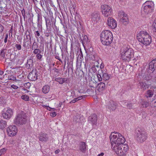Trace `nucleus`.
Masks as SVG:
<instances>
[{"label": "nucleus", "mask_w": 156, "mask_h": 156, "mask_svg": "<svg viewBox=\"0 0 156 156\" xmlns=\"http://www.w3.org/2000/svg\"><path fill=\"white\" fill-rule=\"evenodd\" d=\"M149 64V69L152 72L156 70V58L151 61Z\"/></svg>", "instance_id": "18"}, {"label": "nucleus", "mask_w": 156, "mask_h": 156, "mask_svg": "<svg viewBox=\"0 0 156 156\" xmlns=\"http://www.w3.org/2000/svg\"><path fill=\"white\" fill-rule=\"evenodd\" d=\"M110 77V76L106 73H104L103 74L102 79L105 81L109 80Z\"/></svg>", "instance_id": "31"}, {"label": "nucleus", "mask_w": 156, "mask_h": 156, "mask_svg": "<svg viewBox=\"0 0 156 156\" xmlns=\"http://www.w3.org/2000/svg\"><path fill=\"white\" fill-rule=\"evenodd\" d=\"M45 20L47 27V30L46 32H47V33H49L51 32L50 28L52 22L51 20L49 18H45Z\"/></svg>", "instance_id": "17"}, {"label": "nucleus", "mask_w": 156, "mask_h": 156, "mask_svg": "<svg viewBox=\"0 0 156 156\" xmlns=\"http://www.w3.org/2000/svg\"><path fill=\"white\" fill-rule=\"evenodd\" d=\"M34 34L36 36V37L37 38V36L39 37L40 35V34L39 33V32L38 31H35V32L34 33Z\"/></svg>", "instance_id": "46"}, {"label": "nucleus", "mask_w": 156, "mask_h": 156, "mask_svg": "<svg viewBox=\"0 0 156 156\" xmlns=\"http://www.w3.org/2000/svg\"><path fill=\"white\" fill-rule=\"evenodd\" d=\"M11 87L12 88L15 89H16L18 88V86L13 84L12 85Z\"/></svg>", "instance_id": "51"}, {"label": "nucleus", "mask_w": 156, "mask_h": 156, "mask_svg": "<svg viewBox=\"0 0 156 156\" xmlns=\"http://www.w3.org/2000/svg\"><path fill=\"white\" fill-rule=\"evenodd\" d=\"M15 46L18 50H20L21 49L22 46L20 44H16L15 45Z\"/></svg>", "instance_id": "42"}, {"label": "nucleus", "mask_w": 156, "mask_h": 156, "mask_svg": "<svg viewBox=\"0 0 156 156\" xmlns=\"http://www.w3.org/2000/svg\"><path fill=\"white\" fill-rule=\"evenodd\" d=\"M26 37L27 39H28V38H29L30 40H31V38L30 37V33L29 32L27 31L26 33Z\"/></svg>", "instance_id": "41"}, {"label": "nucleus", "mask_w": 156, "mask_h": 156, "mask_svg": "<svg viewBox=\"0 0 156 156\" xmlns=\"http://www.w3.org/2000/svg\"><path fill=\"white\" fill-rule=\"evenodd\" d=\"M5 49H2V50L0 55L3 58H4L5 57Z\"/></svg>", "instance_id": "37"}, {"label": "nucleus", "mask_w": 156, "mask_h": 156, "mask_svg": "<svg viewBox=\"0 0 156 156\" xmlns=\"http://www.w3.org/2000/svg\"><path fill=\"white\" fill-rule=\"evenodd\" d=\"M104 153L103 152L101 153L100 154H99L97 156H103L104 155Z\"/></svg>", "instance_id": "59"}, {"label": "nucleus", "mask_w": 156, "mask_h": 156, "mask_svg": "<svg viewBox=\"0 0 156 156\" xmlns=\"http://www.w3.org/2000/svg\"><path fill=\"white\" fill-rule=\"evenodd\" d=\"M86 148V145L85 142H81L80 144V150L83 152H85Z\"/></svg>", "instance_id": "23"}, {"label": "nucleus", "mask_w": 156, "mask_h": 156, "mask_svg": "<svg viewBox=\"0 0 156 156\" xmlns=\"http://www.w3.org/2000/svg\"><path fill=\"white\" fill-rule=\"evenodd\" d=\"M26 122L27 116L25 113L22 111L16 116L14 120V124L18 125L25 124Z\"/></svg>", "instance_id": "7"}, {"label": "nucleus", "mask_w": 156, "mask_h": 156, "mask_svg": "<svg viewBox=\"0 0 156 156\" xmlns=\"http://www.w3.org/2000/svg\"><path fill=\"white\" fill-rule=\"evenodd\" d=\"M55 58L58 59L59 61L62 62L61 59L60 58L59 56H55Z\"/></svg>", "instance_id": "56"}, {"label": "nucleus", "mask_w": 156, "mask_h": 156, "mask_svg": "<svg viewBox=\"0 0 156 156\" xmlns=\"http://www.w3.org/2000/svg\"><path fill=\"white\" fill-rule=\"evenodd\" d=\"M137 40L146 46L149 45L151 42V38L146 31H140L137 35Z\"/></svg>", "instance_id": "2"}, {"label": "nucleus", "mask_w": 156, "mask_h": 156, "mask_svg": "<svg viewBox=\"0 0 156 156\" xmlns=\"http://www.w3.org/2000/svg\"><path fill=\"white\" fill-rule=\"evenodd\" d=\"M139 86L141 88L143 89L144 90H146L147 87V84L143 82H140Z\"/></svg>", "instance_id": "32"}, {"label": "nucleus", "mask_w": 156, "mask_h": 156, "mask_svg": "<svg viewBox=\"0 0 156 156\" xmlns=\"http://www.w3.org/2000/svg\"><path fill=\"white\" fill-rule=\"evenodd\" d=\"M123 103L126 106L129 108H132L133 105L132 103H127L126 101H122Z\"/></svg>", "instance_id": "35"}, {"label": "nucleus", "mask_w": 156, "mask_h": 156, "mask_svg": "<svg viewBox=\"0 0 156 156\" xmlns=\"http://www.w3.org/2000/svg\"><path fill=\"white\" fill-rule=\"evenodd\" d=\"M80 117L79 114H77L73 118V121L76 123L80 122Z\"/></svg>", "instance_id": "29"}, {"label": "nucleus", "mask_w": 156, "mask_h": 156, "mask_svg": "<svg viewBox=\"0 0 156 156\" xmlns=\"http://www.w3.org/2000/svg\"><path fill=\"white\" fill-rule=\"evenodd\" d=\"M102 14L105 17H108L112 14V9L108 5L105 4L101 7Z\"/></svg>", "instance_id": "8"}, {"label": "nucleus", "mask_w": 156, "mask_h": 156, "mask_svg": "<svg viewBox=\"0 0 156 156\" xmlns=\"http://www.w3.org/2000/svg\"><path fill=\"white\" fill-rule=\"evenodd\" d=\"M59 149H58L55 151V154H57L59 152Z\"/></svg>", "instance_id": "58"}, {"label": "nucleus", "mask_w": 156, "mask_h": 156, "mask_svg": "<svg viewBox=\"0 0 156 156\" xmlns=\"http://www.w3.org/2000/svg\"><path fill=\"white\" fill-rule=\"evenodd\" d=\"M154 3L152 1H147L145 3H144L143 5H145L147 6H152V7H154Z\"/></svg>", "instance_id": "30"}, {"label": "nucleus", "mask_w": 156, "mask_h": 156, "mask_svg": "<svg viewBox=\"0 0 156 156\" xmlns=\"http://www.w3.org/2000/svg\"><path fill=\"white\" fill-rule=\"evenodd\" d=\"M107 24L108 26L112 29L115 28L117 26L116 21L112 17L108 18L107 20Z\"/></svg>", "instance_id": "10"}, {"label": "nucleus", "mask_w": 156, "mask_h": 156, "mask_svg": "<svg viewBox=\"0 0 156 156\" xmlns=\"http://www.w3.org/2000/svg\"><path fill=\"white\" fill-rule=\"evenodd\" d=\"M53 70H54V72H55L56 73H58V69L56 68H54Z\"/></svg>", "instance_id": "53"}, {"label": "nucleus", "mask_w": 156, "mask_h": 156, "mask_svg": "<svg viewBox=\"0 0 156 156\" xmlns=\"http://www.w3.org/2000/svg\"><path fill=\"white\" fill-rule=\"evenodd\" d=\"M76 102V100H75V99H74L73 100H72L71 101H70L69 103L70 104Z\"/></svg>", "instance_id": "57"}, {"label": "nucleus", "mask_w": 156, "mask_h": 156, "mask_svg": "<svg viewBox=\"0 0 156 156\" xmlns=\"http://www.w3.org/2000/svg\"><path fill=\"white\" fill-rule=\"evenodd\" d=\"M10 33H11V36L12 35V27L10 31Z\"/></svg>", "instance_id": "61"}, {"label": "nucleus", "mask_w": 156, "mask_h": 156, "mask_svg": "<svg viewBox=\"0 0 156 156\" xmlns=\"http://www.w3.org/2000/svg\"><path fill=\"white\" fill-rule=\"evenodd\" d=\"M34 54H38L41 53V51L39 49L36 48L34 49Z\"/></svg>", "instance_id": "39"}, {"label": "nucleus", "mask_w": 156, "mask_h": 156, "mask_svg": "<svg viewBox=\"0 0 156 156\" xmlns=\"http://www.w3.org/2000/svg\"><path fill=\"white\" fill-rule=\"evenodd\" d=\"M108 83L105 81V82H101L98 84L97 85V90L99 92H101L105 89L106 85Z\"/></svg>", "instance_id": "16"}, {"label": "nucleus", "mask_w": 156, "mask_h": 156, "mask_svg": "<svg viewBox=\"0 0 156 156\" xmlns=\"http://www.w3.org/2000/svg\"><path fill=\"white\" fill-rule=\"evenodd\" d=\"M8 80H15L16 82L17 81H20V80H16V77L13 76L9 75L8 77Z\"/></svg>", "instance_id": "33"}, {"label": "nucleus", "mask_w": 156, "mask_h": 156, "mask_svg": "<svg viewBox=\"0 0 156 156\" xmlns=\"http://www.w3.org/2000/svg\"><path fill=\"white\" fill-rule=\"evenodd\" d=\"M5 148H4L2 149H1L0 151V152H1L0 153H1V154H4L5 152Z\"/></svg>", "instance_id": "49"}, {"label": "nucleus", "mask_w": 156, "mask_h": 156, "mask_svg": "<svg viewBox=\"0 0 156 156\" xmlns=\"http://www.w3.org/2000/svg\"><path fill=\"white\" fill-rule=\"evenodd\" d=\"M8 34H7L5 35V39H4V42L5 43H6L7 42V39L8 38Z\"/></svg>", "instance_id": "50"}, {"label": "nucleus", "mask_w": 156, "mask_h": 156, "mask_svg": "<svg viewBox=\"0 0 156 156\" xmlns=\"http://www.w3.org/2000/svg\"><path fill=\"white\" fill-rule=\"evenodd\" d=\"M144 11L146 14H148L149 13L151 12L154 10V7H152V6H147L143 5Z\"/></svg>", "instance_id": "19"}, {"label": "nucleus", "mask_w": 156, "mask_h": 156, "mask_svg": "<svg viewBox=\"0 0 156 156\" xmlns=\"http://www.w3.org/2000/svg\"><path fill=\"white\" fill-rule=\"evenodd\" d=\"M109 138L112 148L124 144L125 141V139L123 136L117 132L112 133Z\"/></svg>", "instance_id": "1"}, {"label": "nucleus", "mask_w": 156, "mask_h": 156, "mask_svg": "<svg viewBox=\"0 0 156 156\" xmlns=\"http://www.w3.org/2000/svg\"><path fill=\"white\" fill-rule=\"evenodd\" d=\"M50 87L48 85H45L42 88V92L43 93L46 94L48 93L49 91Z\"/></svg>", "instance_id": "24"}, {"label": "nucleus", "mask_w": 156, "mask_h": 156, "mask_svg": "<svg viewBox=\"0 0 156 156\" xmlns=\"http://www.w3.org/2000/svg\"><path fill=\"white\" fill-rule=\"evenodd\" d=\"M36 57L39 60H40L42 57V56L40 54H38L36 55Z\"/></svg>", "instance_id": "45"}, {"label": "nucleus", "mask_w": 156, "mask_h": 156, "mask_svg": "<svg viewBox=\"0 0 156 156\" xmlns=\"http://www.w3.org/2000/svg\"><path fill=\"white\" fill-rule=\"evenodd\" d=\"M21 12L22 14V15L23 17V19L24 20L25 19V17H26V12L25 11L24 9V8H23V9L21 10Z\"/></svg>", "instance_id": "40"}, {"label": "nucleus", "mask_w": 156, "mask_h": 156, "mask_svg": "<svg viewBox=\"0 0 156 156\" xmlns=\"http://www.w3.org/2000/svg\"><path fill=\"white\" fill-rule=\"evenodd\" d=\"M50 115L53 117H55L56 115V113L55 112H53L50 113Z\"/></svg>", "instance_id": "47"}, {"label": "nucleus", "mask_w": 156, "mask_h": 156, "mask_svg": "<svg viewBox=\"0 0 156 156\" xmlns=\"http://www.w3.org/2000/svg\"><path fill=\"white\" fill-rule=\"evenodd\" d=\"M135 134L137 141L140 143L144 142L147 138V133L143 129L140 128L136 130Z\"/></svg>", "instance_id": "6"}, {"label": "nucleus", "mask_w": 156, "mask_h": 156, "mask_svg": "<svg viewBox=\"0 0 156 156\" xmlns=\"http://www.w3.org/2000/svg\"><path fill=\"white\" fill-rule=\"evenodd\" d=\"M134 53L132 48L125 47L121 53V57L123 60L129 62L133 56Z\"/></svg>", "instance_id": "5"}, {"label": "nucleus", "mask_w": 156, "mask_h": 156, "mask_svg": "<svg viewBox=\"0 0 156 156\" xmlns=\"http://www.w3.org/2000/svg\"><path fill=\"white\" fill-rule=\"evenodd\" d=\"M38 71L36 69L33 70L28 76V79L31 81H35L37 79Z\"/></svg>", "instance_id": "11"}, {"label": "nucleus", "mask_w": 156, "mask_h": 156, "mask_svg": "<svg viewBox=\"0 0 156 156\" xmlns=\"http://www.w3.org/2000/svg\"><path fill=\"white\" fill-rule=\"evenodd\" d=\"M91 19L92 21L95 23L97 22L100 19V16L99 12H94L91 15Z\"/></svg>", "instance_id": "15"}, {"label": "nucleus", "mask_w": 156, "mask_h": 156, "mask_svg": "<svg viewBox=\"0 0 156 156\" xmlns=\"http://www.w3.org/2000/svg\"><path fill=\"white\" fill-rule=\"evenodd\" d=\"M40 13L38 14L37 17V21L38 22V25H40V23H39V21L40 20Z\"/></svg>", "instance_id": "52"}, {"label": "nucleus", "mask_w": 156, "mask_h": 156, "mask_svg": "<svg viewBox=\"0 0 156 156\" xmlns=\"http://www.w3.org/2000/svg\"><path fill=\"white\" fill-rule=\"evenodd\" d=\"M7 131L9 136H14L17 133L16 127L14 125H10L7 129Z\"/></svg>", "instance_id": "9"}, {"label": "nucleus", "mask_w": 156, "mask_h": 156, "mask_svg": "<svg viewBox=\"0 0 156 156\" xmlns=\"http://www.w3.org/2000/svg\"><path fill=\"white\" fill-rule=\"evenodd\" d=\"M6 126V122L2 120H0V129H3Z\"/></svg>", "instance_id": "27"}, {"label": "nucleus", "mask_w": 156, "mask_h": 156, "mask_svg": "<svg viewBox=\"0 0 156 156\" xmlns=\"http://www.w3.org/2000/svg\"><path fill=\"white\" fill-rule=\"evenodd\" d=\"M86 96H85V95H83V96H81L80 97H78V99H79V100H81L82 99L85 98Z\"/></svg>", "instance_id": "54"}, {"label": "nucleus", "mask_w": 156, "mask_h": 156, "mask_svg": "<svg viewBox=\"0 0 156 156\" xmlns=\"http://www.w3.org/2000/svg\"><path fill=\"white\" fill-rule=\"evenodd\" d=\"M22 99L25 101H28L29 99V96L26 95H23L21 96Z\"/></svg>", "instance_id": "38"}, {"label": "nucleus", "mask_w": 156, "mask_h": 156, "mask_svg": "<svg viewBox=\"0 0 156 156\" xmlns=\"http://www.w3.org/2000/svg\"><path fill=\"white\" fill-rule=\"evenodd\" d=\"M55 80L58 82L60 84H62L65 83L67 80L65 78H55Z\"/></svg>", "instance_id": "25"}, {"label": "nucleus", "mask_w": 156, "mask_h": 156, "mask_svg": "<svg viewBox=\"0 0 156 156\" xmlns=\"http://www.w3.org/2000/svg\"><path fill=\"white\" fill-rule=\"evenodd\" d=\"M74 99H75V100H76V101H78L79 100L78 99V98H74Z\"/></svg>", "instance_id": "64"}, {"label": "nucleus", "mask_w": 156, "mask_h": 156, "mask_svg": "<svg viewBox=\"0 0 156 156\" xmlns=\"http://www.w3.org/2000/svg\"><path fill=\"white\" fill-rule=\"evenodd\" d=\"M39 139L40 141H47L48 139L47 135L44 133L41 134L39 137Z\"/></svg>", "instance_id": "21"}, {"label": "nucleus", "mask_w": 156, "mask_h": 156, "mask_svg": "<svg viewBox=\"0 0 156 156\" xmlns=\"http://www.w3.org/2000/svg\"><path fill=\"white\" fill-rule=\"evenodd\" d=\"M4 27L1 24H0V33H2Z\"/></svg>", "instance_id": "48"}, {"label": "nucleus", "mask_w": 156, "mask_h": 156, "mask_svg": "<svg viewBox=\"0 0 156 156\" xmlns=\"http://www.w3.org/2000/svg\"><path fill=\"white\" fill-rule=\"evenodd\" d=\"M141 103L143 107L146 108L149 105V104L148 102L144 101H142Z\"/></svg>", "instance_id": "34"}, {"label": "nucleus", "mask_w": 156, "mask_h": 156, "mask_svg": "<svg viewBox=\"0 0 156 156\" xmlns=\"http://www.w3.org/2000/svg\"><path fill=\"white\" fill-rule=\"evenodd\" d=\"M97 77L98 78V80H99V81H101L102 80V78L101 77V75L99 74H98L97 75Z\"/></svg>", "instance_id": "44"}, {"label": "nucleus", "mask_w": 156, "mask_h": 156, "mask_svg": "<svg viewBox=\"0 0 156 156\" xmlns=\"http://www.w3.org/2000/svg\"><path fill=\"white\" fill-rule=\"evenodd\" d=\"M97 116L96 115L94 114L89 117L88 121L91 122L92 125H96L97 124Z\"/></svg>", "instance_id": "14"}, {"label": "nucleus", "mask_w": 156, "mask_h": 156, "mask_svg": "<svg viewBox=\"0 0 156 156\" xmlns=\"http://www.w3.org/2000/svg\"><path fill=\"white\" fill-rule=\"evenodd\" d=\"M3 73V72L0 70V75H2Z\"/></svg>", "instance_id": "63"}, {"label": "nucleus", "mask_w": 156, "mask_h": 156, "mask_svg": "<svg viewBox=\"0 0 156 156\" xmlns=\"http://www.w3.org/2000/svg\"><path fill=\"white\" fill-rule=\"evenodd\" d=\"M154 92L151 90H148L147 91L145 94V96L147 98H151L152 97L153 95Z\"/></svg>", "instance_id": "26"}, {"label": "nucleus", "mask_w": 156, "mask_h": 156, "mask_svg": "<svg viewBox=\"0 0 156 156\" xmlns=\"http://www.w3.org/2000/svg\"><path fill=\"white\" fill-rule=\"evenodd\" d=\"M113 39L112 32L108 30L103 31L101 34V40L103 44L108 45L112 42Z\"/></svg>", "instance_id": "3"}, {"label": "nucleus", "mask_w": 156, "mask_h": 156, "mask_svg": "<svg viewBox=\"0 0 156 156\" xmlns=\"http://www.w3.org/2000/svg\"><path fill=\"white\" fill-rule=\"evenodd\" d=\"M55 109L54 108H50V107H48L47 108V109L50 111H52V110Z\"/></svg>", "instance_id": "60"}, {"label": "nucleus", "mask_w": 156, "mask_h": 156, "mask_svg": "<svg viewBox=\"0 0 156 156\" xmlns=\"http://www.w3.org/2000/svg\"><path fill=\"white\" fill-rule=\"evenodd\" d=\"M34 65L33 60L30 58L27 60L26 64V67L28 69H30Z\"/></svg>", "instance_id": "22"}, {"label": "nucleus", "mask_w": 156, "mask_h": 156, "mask_svg": "<svg viewBox=\"0 0 156 156\" xmlns=\"http://www.w3.org/2000/svg\"><path fill=\"white\" fill-rule=\"evenodd\" d=\"M2 115L4 119H9L13 115V111L11 109L9 108Z\"/></svg>", "instance_id": "13"}, {"label": "nucleus", "mask_w": 156, "mask_h": 156, "mask_svg": "<svg viewBox=\"0 0 156 156\" xmlns=\"http://www.w3.org/2000/svg\"><path fill=\"white\" fill-rule=\"evenodd\" d=\"M119 16L120 18V22L125 24L128 23V19L127 15L125 14L124 12H120L119 13Z\"/></svg>", "instance_id": "12"}, {"label": "nucleus", "mask_w": 156, "mask_h": 156, "mask_svg": "<svg viewBox=\"0 0 156 156\" xmlns=\"http://www.w3.org/2000/svg\"><path fill=\"white\" fill-rule=\"evenodd\" d=\"M83 44H87L88 41V38L87 36L84 35L83 37V38L81 39Z\"/></svg>", "instance_id": "28"}, {"label": "nucleus", "mask_w": 156, "mask_h": 156, "mask_svg": "<svg viewBox=\"0 0 156 156\" xmlns=\"http://www.w3.org/2000/svg\"><path fill=\"white\" fill-rule=\"evenodd\" d=\"M26 42H25V41H24L23 42V46L25 47H26Z\"/></svg>", "instance_id": "62"}, {"label": "nucleus", "mask_w": 156, "mask_h": 156, "mask_svg": "<svg viewBox=\"0 0 156 156\" xmlns=\"http://www.w3.org/2000/svg\"><path fill=\"white\" fill-rule=\"evenodd\" d=\"M112 149L119 156H125L129 151V147L127 144H125L113 147Z\"/></svg>", "instance_id": "4"}, {"label": "nucleus", "mask_w": 156, "mask_h": 156, "mask_svg": "<svg viewBox=\"0 0 156 156\" xmlns=\"http://www.w3.org/2000/svg\"><path fill=\"white\" fill-rule=\"evenodd\" d=\"M92 69V70L94 72H95L96 71V68L95 67H94V66H93L92 67V68H91Z\"/></svg>", "instance_id": "55"}, {"label": "nucleus", "mask_w": 156, "mask_h": 156, "mask_svg": "<svg viewBox=\"0 0 156 156\" xmlns=\"http://www.w3.org/2000/svg\"><path fill=\"white\" fill-rule=\"evenodd\" d=\"M117 107L116 104L113 101L109 102L108 104V108L111 111L115 110Z\"/></svg>", "instance_id": "20"}, {"label": "nucleus", "mask_w": 156, "mask_h": 156, "mask_svg": "<svg viewBox=\"0 0 156 156\" xmlns=\"http://www.w3.org/2000/svg\"><path fill=\"white\" fill-rule=\"evenodd\" d=\"M24 77V75L22 74L18 75L17 76L18 78L19 79L18 80H20V81Z\"/></svg>", "instance_id": "43"}, {"label": "nucleus", "mask_w": 156, "mask_h": 156, "mask_svg": "<svg viewBox=\"0 0 156 156\" xmlns=\"http://www.w3.org/2000/svg\"><path fill=\"white\" fill-rule=\"evenodd\" d=\"M38 48V46L37 45V43L35 41H34L33 44L32 49V50H34L35 49L37 48Z\"/></svg>", "instance_id": "36"}]
</instances>
